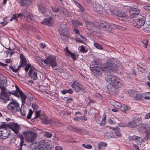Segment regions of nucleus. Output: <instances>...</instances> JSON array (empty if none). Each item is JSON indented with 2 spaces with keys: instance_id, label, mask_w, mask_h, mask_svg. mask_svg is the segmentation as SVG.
I'll return each mask as SVG.
<instances>
[{
  "instance_id": "48",
  "label": "nucleus",
  "mask_w": 150,
  "mask_h": 150,
  "mask_svg": "<svg viewBox=\"0 0 150 150\" xmlns=\"http://www.w3.org/2000/svg\"><path fill=\"white\" fill-rule=\"evenodd\" d=\"M68 53L71 56V57L73 59H76V56L73 53L71 52L70 51H69L68 49H67V51Z\"/></svg>"
},
{
  "instance_id": "2",
  "label": "nucleus",
  "mask_w": 150,
  "mask_h": 150,
  "mask_svg": "<svg viewBox=\"0 0 150 150\" xmlns=\"http://www.w3.org/2000/svg\"><path fill=\"white\" fill-rule=\"evenodd\" d=\"M15 86L16 88V91H13L11 92H8L7 90L4 91L3 92L1 91V94L0 95V99L3 100L4 103H6L7 101L10 100L9 96L10 94H13L18 98L20 97L22 105L25 103V100L27 98V96L16 85Z\"/></svg>"
},
{
  "instance_id": "56",
  "label": "nucleus",
  "mask_w": 150,
  "mask_h": 150,
  "mask_svg": "<svg viewBox=\"0 0 150 150\" xmlns=\"http://www.w3.org/2000/svg\"><path fill=\"white\" fill-rule=\"evenodd\" d=\"M44 135L47 137L50 138L52 136V134L49 132H46Z\"/></svg>"
},
{
  "instance_id": "37",
  "label": "nucleus",
  "mask_w": 150,
  "mask_h": 150,
  "mask_svg": "<svg viewBox=\"0 0 150 150\" xmlns=\"http://www.w3.org/2000/svg\"><path fill=\"white\" fill-rule=\"evenodd\" d=\"M61 92L63 94H65L67 93L72 94L73 92V90L71 88H70L68 90H64L62 91Z\"/></svg>"
},
{
  "instance_id": "30",
  "label": "nucleus",
  "mask_w": 150,
  "mask_h": 150,
  "mask_svg": "<svg viewBox=\"0 0 150 150\" xmlns=\"http://www.w3.org/2000/svg\"><path fill=\"white\" fill-rule=\"evenodd\" d=\"M134 97V99L137 101H140L142 100V98L143 97V94L137 92V95Z\"/></svg>"
},
{
  "instance_id": "32",
  "label": "nucleus",
  "mask_w": 150,
  "mask_h": 150,
  "mask_svg": "<svg viewBox=\"0 0 150 150\" xmlns=\"http://www.w3.org/2000/svg\"><path fill=\"white\" fill-rule=\"evenodd\" d=\"M31 2V0H21L20 1L21 5L23 6L26 4L30 3Z\"/></svg>"
},
{
  "instance_id": "11",
  "label": "nucleus",
  "mask_w": 150,
  "mask_h": 150,
  "mask_svg": "<svg viewBox=\"0 0 150 150\" xmlns=\"http://www.w3.org/2000/svg\"><path fill=\"white\" fill-rule=\"evenodd\" d=\"M30 12V10L28 8L23 10L24 16L26 18L27 21L28 22H31L35 20L33 16Z\"/></svg>"
},
{
  "instance_id": "25",
  "label": "nucleus",
  "mask_w": 150,
  "mask_h": 150,
  "mask_svg": "<svg viewBox=\"0 0 150 150\" xmlns=\"http://www.w3.org/2000/svg\"><path fill=\"white\" fill-rule=\"evenodd\" d=\"M39 10L43 13H47L49 12L47 11V9L46 8L43 4H41L39 6Z\"/></svg>"
},
{
  "instance_id": "16",
  "label": "nucleus",
  "mask_w": 150,
  "mask_h": 150,
  "mask_svg": "<svg viewBox=\"0 0 150 150\" xmlns=\"http://www.w3.org/2000/svg\"><path fill=\"white\" fill-rule=\"evenodd\" d=\"M71 87L77 92L80 91L84 90V87L82 86L76 81H74Z\"/></svg>"
},
{
  "instance_id": "58",
  "label": "nucleus",
  "mask_w": 150,
  "mask_h": 150,
  "mask_svg": "<svg viewBox=\"0 0 150 150\" xmlns=\"http://www.w3.org/2000/svg\"><path fill=\"white\" fill-rule=\"evenodd\" d=\"M79 120H81L83 121H85L87 119L83 116H81L79 117Z\"/></svg>"
},
{
  "instance_id": "41",
  "label": "nucleus",
  "mask_w": 150,
  "mask_h": 150,
  "mask_svg": "<svg viewBox=\"0 0 150 150\" xmlns=\"http://www.w3.org/2000/svg\"><path fill=\"white\" fill-rule=\"evenodd\" d=\"M77 6L79 8V11L81 12H83L84 11V8L83 6H82L78 2H75Z\"/></svg>"
},
{
  "instance_id": "23",
  "label": "nucleus",
  "mask_w": 150,
  "mask_h": 150,
  "mask_svg": "<svg viewBox=\"0 0 150 150\" xmlns=\"http://www.w3.org/2000/svg\"><path fill=\"white\" fill-rule=\"evenodd\" d=\"M93 8L94 10L99 13H101V11L102 10L103 7L100 4H93Z\"/></svg>"
},
{
  "instance_id": "62",
  "label": "nucleus",
  "mask_w": 150,
  "mask_h": 150,
  "mask_svg": "<svg viewBox=\"0 0 150 150\" xmlns=\"http://www.w3.org/2000/svg\"><path fill=\"white\" fill-rule=\"evenodd\" d=\"M150 138V133L146 134V137L144 138L145 140H149Z\"/></svg>"
},
{
  "instance_id": "3",
  "label": "nucleus",
  "mask_w": 150,
  "mask_h": 150,
  "mask_svg": "<svg viewBox=\"0 0 150 150\" xmlns=\"http://www.w3.org/2000/svg\"><path fill=\"white\" fill-rule=\"evenodd\" d=\"M99 62L97 60L93 61L90 66V69L94 75L100 76L102 74L103 65L100 66Z\"/></svg>"
},
{
  "instance_id": "13",
  "label": "nucleus",
  "mask_w": 150,
  "mask_h": 150,
  "mask_svg": "<svg viewBox=\"0 0 150 150\" xmlns=\"http://www.w3.org/2000/svg\"><path fill=\"white\" fill-rule=\"evenodd\" d=\"M8 127L10 128L18 136L20 135L19 133V130L20 129V127L18 124L13 122H11L8 125Z\"/></svg>"
},
{
  "instance_id": "61",
  "label": "nucleus",
  "mask_w": 150,
  "mask_h": 150,
  "mask_svg": "<svg viewBox=\"0 0 150 150\" xmlns=\"http://www.w3.org/2000/svg\"><path fill=\"white\" fill-rule=\"evenodd\" d=\"M145 119H148L150 118V112L146 114L144 116Z\"/></svg>"
},
{
  "instance_id": "7",
  "label": "nucleus",
  "mask_w": 150,
  "mask_h": 150,
  "mask_svg": "<svg viewBox=\"0 0 150 150\" xmlns=\"http://www.w3.org/2000/svg\"><path fill=\"white\" fill-rule=\"evenodd\" d=\"M117 70V66L115 64L107 62L103 65V71L106 72H111L112 71L116 72Z\"/></svg>"
},
{
  "instance_id": "45",
  "label": "nucleus",
  "mask_w": 150,
  "mask_h": 150,
  "mask_svg": "<svg viewBox=\"0 0 150 150\" xmlns=\"http://www.w3.org/2000/svg\"><path fill=\"white\" fill-rule=\"evenodd\" d=\"M135 141L137 144L140 145L142 142V140L141 137L137 136V138L136 139Z\"/></svg>"
},
{
  "instance_id": "59",
  "label": "nucleus",
  "mask_w": 150,
  "mask_h": 150,
  "mask_svg": "<svg viewBox=\"0 0 150 150\" xmlns=\"http://www.w3.org/2000/svg\"><path fill=\"white\" fill-rule=\"evenodd\" d=\"M80 51L83 53H86L87 52V51L86 50L85 48L83 47V46H81V48L80 49Z\"/></svg>"
},
{
  "instance_id": "53",
  "label": "nucleus",
  "mask_w": 150,
  "mask_h": 150,
  "mask_svg": "<svg viewBox=\"0 0 150 150\" xmlns=\"http://www.w3.org/2000/svg\"><path fill=\"white\" fill-rule=\"evenodd\" d=\"M40 110L36 111L35 113V117L34 118V119H36V118L40 116Z\"/></svg>"
},
{
  "instance_id": "26",
  "label": "nucleus",
  "mask_w": 150,
  "mask_h": 150,
  "mask_svg": "<svg viewBox=\"0 0 150 150\" xmlns=\"http://www.w3.org/2000/svg\"><path fill=\"white\" fill-rule=\"evenodd\" d=\"M58 12L60 13L65 15H67L69 14L68 11L64 7L60 6H59Z\"/></svg>"
},
{
  "instance_id": "36",
  "label": "nucleus",
  "mask_w": 150,
  "mask_h": 150,
  "mask_svg": "<svg viewBox=\"0 0 150 150\" xmlns=\"http://www.w3.org/2000/svg\"><path fill=\"white\" fill-rule=\"evenodd\" d=\"M121 110L123 112H126L130 110L128 106L125 105H123L121 107Z\"/></svg>"
},
{
  "instance_id": "54",
  "label": "nucleus",
  "mask_w": 150,
  "mask_h": 150,
  "mask_svg": "<svg viewBox=\"0 0 150 150\" xmlns=\"http://www.w3.org/2000/svg\"><path fill=\"white\" fill-rule=\"evenodd\" d=\"M94 46L96 48L99 49H102L103 48V47L100 45L98 43H95Z\"/></svg>"
},
{
  "instance_id": "12",
  "label": "nucleus",
  "mask_w": 150,
  "mask_h": 150,
  "mask_svg": "<svg viewBox=\"0 0 150 150\" xmlns=\"http://www.w3.org/2000/svg\"><path fill=\"white\" fill-rule=\"evenodd\" d=\"M65 26L61 25L59 26V32L60 35L63 40H65L69 37V35L67 34V32L65 30Z\"/></svg>"
},
{
  "instance_id": "39",
  "label": "nucleus",
  "mask_w": 150,
  "mask_h": 150,
  "mask_svg": "<svg viewBox=\"0 0 150 150\" xmlns=\"http://www.w3.org/2000/svg\"><path fill=\"white\" fill-rule=\"evenodd\" d=\"M42 122L45 124H48L51 122V120L50 119H48L46 117H44L42 119Z\"/></svg>"
},
{
  "instance_id": "15",
  "label": "nucleus",
  "mask_w": 150,
  "mask_h": 150,
  "mask_svg": "<svg viewBox=\"0 0 150 150\" xmlns=\"http://www.w3.org/2000/svg\"><path fill=\"white\" fill-rule=\"evenodd\" d=\"M85 24L86 25L87 28L89 30H93L96 27H98V23L97 22H90V21H85Z\"/></svg>"
},
{
  "instance_id": "6",
  "label": "nucleus",
  "mask_w": 150,
  "mask_h": 150,
  "mask_svg": "<svg viewBox=\"0 0 150 150\" xmlns=\"http://www.w3.org/2000/svg\"><path fill=\"white\" fill-rule=\"evenodd\" d=\"M40 60L41 61V64L44 66H45V64H50L53 68L57 65L55 57L53 56H50L45 60H42L41 59Z\"/></svg>"
},
{
  "instance_id": "31",
  "label": "nucleus",
  "mask_w": 150,
  "mask_h": 150,
  "mask_svg": "<svg viewBox=\"0 0 150 150\" xmlns=\"http://www.w3.org/2000/svg\"><path fill=\"white\" fill-rule=\"evenodd\" d=\"M20 59L21 63L20 67H21V66L23 65L26 64L27 63L26 60L22 54H21L20 55Z\"/></svg>"
},
{
  "instance_id": "20",
  "label": "nucleus",
  "mask_w": 150,
  "mask_h": 150,
  "mask_svg": "<svg viewBox=\"0 0 150 150\" xmlns=\"http://www.w3.org/2000/svg\"><path fill=\"white\" fill-rule=\"evenodd\" d=\"M109 128L112 129L115 132H112L113 133V137H121L122 135L121 133L120 132V129L119 128H118V127L114 128L112 127H110Z\"/></svg>"
},
{
  "instance_id": "1",
  "label": "nucleus",
  "mask_w": 150,
  "mask_h": 150,
  "mask_svg": "<svg viewBox=\"0 0 150 150\" xmlns=\"http://www.w3.org/2000/svg\"><path fill=\"white\" fill-rule=\"evenodd\" d=\"M105 79L109 83L107 86V92L111 95L116 94L118 92V89L123 85L122 80L119 78L110 74L106 76Z\"/></svg>"
},
{
  "instance_id": "47",
  "label": "nucleus",
  "mask_w": 150,
  "mask_h": 150,
  "mask_svg": "<svg viewBox=\"0 0 150 150\" xmlns=\"http://www.w3.org/2000/svg\"><path fill=\"white\" fill-rule=\"evenodd\" d=\"M82 146L86 149H90L92 148V146L91 144H82Z\"/></svg>"
},
{
  "instance_id": "29",
  "label": "nucleus",
  "mask_w": 150,
  "mask_h": 150,
  "mask_svg": "<svg viewBox=\"0 0 150 150\" xmlns=\"http://www.w3.org/2000/svg\"><path fill=\"white\" fill-rule=\"evenodd\" d=\"M74 131L77 132L80 134L85 133L86 132V130L83 129H81L78 127H75L74 128Z\"/></svg>"
},
{
  "instance_id": "22",
  "label": "nucleus",
  "mask_w": 150,
  "mask_h": 150,
  "mask_svg": "<svg viewBox=\"0 0 150 150\" xmlns=\"http://www.w3.org/2000/svg\"><path fill=\"white\" fill-rule=\"evenodd\" d=\"M28 74L34 80H35L37 78V71L35 69H31L29 71Z\"/></svg>"
},
{
  "instance_id": "42",
  "label": "nucleus",
  "mask_w": 150,
  "mask_h": 150,
  "mask_svg": "<svg viewBox=\"0 0 150 150\" xmlns=\"http://www.w3.org/2000/svg\"><path fill=\"white\" fill-rule=\"evenodd\" d=\"M77 6L79 8V11L81 12H83L84 11V8L83 6H82L78 2H75Z\"/></svg>"
},
{
  "instance_id": "28",
  "label": "nucleus",
  "mask_w": 150,
  "mask_h": 150,
  "mask_svg": "<svg viewBox=\"0 0 150 150\" xmlns=\"http://www.w3.org/2000/svg\"><path fill=\"white\" fill-rule=\"evenodd\" d=\"M71 22L74 27H77L79 25H82V23L81 22L76 20H71Z\"/></svg>"
},
{
  "instance_id": "64",
  "label": "nucleus",
  "mask_w": 150,
  "mask_h": 150,
  "mask_svg": "<svg viewBox=\"0 0 150 150\" xmlns=\"http://www.w3.org/2000/svg\"><path fill=\"white\" fill-rule=\"evenodd\" d=\"M146 10L150 11V6H145L143 7Z\"/></svg>"
},
{
  "instance_id": "63",
  "label": "nucleus",
  "mask_w": 150,
  "mask_h": 150,
  "mask_svg": "<svg viewBox=\"0 0 150 150\" xmlns=\"http://www.w3.org/2000/svg\"><path fill=\"white\" fill-rule=\"evenodd\" d=\"M23 13H19L17 15V18H21L23 16H24L23 15Z\"/></svg>"
},
{
  "instance_id": "50",
  "label": "nucleus",
  "mask_w": 150,
  "mask_h": 150,
  "mask_svg": "<svg viewBox=\"0 0 150 150\" xmlns=\"http://www.w3.org/2000/svg\"><path fill=\"white\" fill-rule=\"evenodd\" d=\"M52 8L53 12L54 13H57L59 11V6L56 7L55 6L54 7H52Z\"/></svg>"
},
{
  "instance_id": "49",
  "label": "nucleus",
  "mask_w": 150,
  "mask_h": 150,
  "mask_svg": "<svg viewBox=\"0 0 150 150\" xmlns=\"http://www.w3.org/2000/svg\"><path fill=\"white\" fill-rule=\"evenodd\" d=\"M137 138V136L135 135L132 136H130L129 137V140L132 141L135 140Z\"/></svg>"
},
{
  "instance_id": "35",
  "label": "nucleus",
  "mask_w": 150,
  "mask_h": 150,
  "mask_svg": "<svg viewBox=\"0 0 150 150\" xmlns=\"http://www.w3.org/2000/svg\"><path fill=\"white\" fill-rule=\"evenodd\" d=\"M107 144L106 143L104 142H100L98 144V149L99 150H100L102 148V147H105L107 146Z\"/></svg>"
},
{
  "instance_id": "51",
  "label": "nucleus",
  "mask_w": 150,
  "mask_h": 150,
  "mask_svg": "<svg viewBox=\"0 0 150 150\" xmlns=\"http://www.w3.org/2000/svg\"><path fill=\"white\" fill-rule=\"evenodd\" d=\"M138 126L141 128L145 129L147 125L145 124H144L143 123H141L138 124Z\"/></svg>"
},
{
  "instance_id": "33",
  "label": "nucleus",
  "mask_w": 150,
  "mask_h": 150,
  "mask_svg": "<svg viewBox=\"0 0 150 150\" xmlns=\"http://www.w3.org/2000/svg\"><path fill=\"white\" fill-rule=\"evenodd\" d=\"M98 26H100V28H103V30H105L106 29L107 27V25H108L105 23H98Z\"/></svg>"
},
{
  "instance_id": "4",
  "label": "nucleus",
  "mask_w": 150,
  "mask_h": 150,
  "mask_svg": "<svg viewBox=\"0 0 150 150\" xmlns=\"http://www.w3.org/2000/svg\"><path fill=\"white\" fill-rule=\"evenodd\" d=\"M0 138L1 139H6L10 134L9 127L4 122L0 125Z\"/></svg>"
},
{
  "instance_id": "43",
  "label": "nucleus",
  "mask_w": 150,
  "mask_h": 150,
  "mask_svg": "<svg viewBox=\"0 0 150 150\" xmlns=\"http://www.w3.org/2000/svg\"><path fill=\"white\" fill-rule=\"evenodd\" d=\"M21 142L20 143V148L18 149V150H21L22 147L23 145L24 139L22 136L21 135L20 137Z\"/></svg>"
},
{
  "instance_id": "44",
  "label": "nucleus",
  "mask_w": 150,
  "mask_h": 150,
  "mask_svg": "<svg viewBox=\"0 0 150 150\" xmlns=\"http://www.w3.org/2000/svg\"><path fill=\"white\" fill-rule=\"evenodd\" d=\"M106 29L105 30L108 31L111 33H112L114 31V29L108 25Z\"/></svg>"
},
{
  "instance_id": "52",
  "label": "nucleus",
  "mask_w": 150,
  "mask_h": 150,
  "mask_svg": "<svg viewBox=\"0 0 150 150\" xmlns=\"http://www.w3.org/2000/svg\"><path fill=\"white\" fill-rule=\"evenodd\" d=\"M142 43L144 44V46L145 48H146L148 43V40H144L142 41Z\"/></svg>"
},
{
  "instance_id": "10",
  "label": "nucleus",
  "mask_w": 150,
  "mask_h": 150,
  "mask_svg": "<svg viewBox=\"0 0 150 150\" xmlns=\"http://www.w3.org/2000/svg\"><path fill=\"white\" fill-rule=\"evenodd\" d=\"M111 13L113 16H117L120 17L122 18H124L123 20H125V18H126L127 16L126 14L123 11L118 10L117 8H115L113 10H110Z\"/></svg>"
},
{
  "instance_id": "60",
  "label": "nucleus",
  "mask_w": 150,
  "mask_h": 150,
  "mask_svg": "<svg viewBox=\"0 0 150 150\" xmlns=\"http://www.w3.org/2000/svg\"><path fill=\"white\" fill-rule=\"evenodd\" d=\"M10 68L12 69V70L14 72H17L18 70V69H15L13 68V67L12 66H9Z\"/></svg>"
},
{
  "instance_id": "34",
  "label": "nucleus",
  "mask_w": 150,
  "mask_h": 150,
  "mask_svg": "<svg viewBox=\"0 0 150 150\" xmlns=\"http://www.w3.org/2000/svg\"><path fill=\"white\" fill-rule=\"evenodd\" d=\"M129 95L134 98V97L137 95V91H136L134 90H129L128 92Z\"/></svg>"
},
{
  "instance_id": "8",
  "label": "nucleus",
  "mask_w": 150,
  "mask_h": 150,
  "mask_svg": "<svg viewBox=\"0 0 150 150\" xmlns=\"http://www.w3.org/2000/svg\"><path fill=\"white\" fill-rule=\"evenodd\" d=\"M146 21L145 16L139 15L133 22V25L136 28H140L144 25Z\"/></svg>"
},
{
  "instance_id": "18",
  "label": "nucleus",
  "mask_w": 150,
  "mask_h": 150,
  "mask_svg": "<svg viewBox=\"0 0 150 150\" xmlns=\"http://www.w3.org/2000/svg\"><path fill=\"white\" fill-rule=\"evenodd\" d=\"M42 24H45L48 26L52 25L53 23V18L50 17L49 18H45L41 22Z\"/></svg>"
},
{
  "instance_id": "57",
  "label": "nucleus",
  "mask_w": 150,
  "mask_h": 150,
  "mask_svg": "<svg viewBox=\"0 0 150 150\" xmlns=\"http://www.w3.org/2000/svg\"><path fill=\"white\" fill-rule=\"evenodd\" d=\"M105 120L106 117H105V116L101 122L100 125L101 126H103L105 124Z\"/></svg>"
},
{
  "instance_id": "24",
  "label": "nucleus",
  "mask_w": 150,
  "mask_h": 150,
  "mask_svg": "<svg viewBox=\"0 0 150 150\" xmlns=\"http://www.w3.org/2000/svg\"><path fill=\"white\" fill-rule=\"evenodd\" d=\"M38 148L39 150H46L48 149V146L44 142H40L39 143Z\"/></svg>"
},
{
  "instance_id": "21",
  "label": "nucleus",
  "mask_w": 150,
  "mask_h": 150,
  "mask_svg": "<svg viewBox=\"0 0 150 150\" xmlns=\"http://www.w3.org/2000/svg\"><path fill=\"white\" fill-rule=\"evenodd\" d=\"M141 120V118H133L132 121L128 123L127 125L128 127H130L134 128L136 127L137 125L136 124V122L138 120Z\"/></svg>"
},
{
  "instance_id": "27",
  "label": "nucleus",
  "mask_w": 150,
  "mask_h": 150,
  "mask_svg": "<svg viewBox=\"0 0 150 150\" xmlns=\"http://www.w3.org/2000/svg\"><path fill=\"white\" fill-rule=\"evenodd\" d=\"M143 29L145 32H150V23L146 22L143 27Z\"/></svg>"
},
{
  "instance_id": "14",
  "label": "nucleus",
  "mask_w": 150,
  "mask_h": 150,
  "mask_svg": "<svg viewBox=\"0 0 150 150\" xmlns=\"http://www.w3.org/2000/svg\"><path fill=\"white\" fill-rule=\"evenodd\" d=\"M140 12V10L137 8L132 7L129 9L130 15L132 18L136 17L137 16V17H138Z\"/></svg>"
},
{
  "instance_id": "38",
  "label": "nucleus",
  "mask_w": 150,
  "mask_h": 150,
  "mask_svg": "<svg viewBox=\"0 0 150 150\" xmlns=\"http://www.w3.org/2000/svg\"><path fill=\"white\" fill-rule=\"evenodd\" d=\"M113 133L112 132H107L105 133L104 136L107 139L113 137Z\"/></svg>"
},
{
  "instance_id": "9",
  "label": "nucleus",
  "mask_w": 150,
  "mask_h": 150,
  "mask_svg": "<svg viewBox=\"0 0 150 150\" xmlns=\"http://www.w3.org/2000/svg\"><path fill=\"white\" fill-rule=\"evenodd\" d=\"M7 108L8 110L13 113L19 111L20 110L18 103L14 100H12L7 105Z\"/></svg>"
},
{
  "instance_id": "40",
  "label": "nucleus",
  "mask_w": 150,
  "mask_h": 150,
  "mask_svg": "<svg viewBox=\"0 0 150 150\" xmlns=\"http://www.w3.org/2000/svg\"><path fill=\"white\" fill-rule=\"evenodd\" d=\"M113 105L116 108H120L122 106L121 104L117 102H113Z\"/></svg>"
},
{
  "instance_id": "17",
  "label": "nucleus",
  "mask_w": 150,
  "mask_h": 150,
  "mask_svg": "<svg viewBox=\"0 0 150 150\" xmlns=\"http://www.w3.org/2000/svg\"><path fill=\"white\" fill-rule=\"evenodd\" d=\"M7 80L5 77L2 76L0 78V88L1 91L7 90L5 88Z\"/></svg>"
},
{
  "instance_id": "5",
  "label": "nucleus",
  "mask_w": 150,
  "mask_h": 150,
  "mask_svg": "<svg viewBox=\"0 0 150 150\" xmlns=\"http://www.w3.org/2000/svg\"><path fill=\"white\" fill-rule=\"evenodd\" d=\"M23 134L25 137L26 142L30 143L33 142L36 139L37 133L34 131H25L23 132Z\"/></svg>"
},
{
  "instance_id": "46",
  "label": "nucleus",
  "mask_w": 150,
  "mask_h": 150,
  "mask_svg": "<svg viewBox=\"0 0 150 150\" xmlns=\"http://www.w3.org/2000/svg\"><path fill=\"white\" fill-rule=\"evenodd\" d=\"M33 114V111L31 109H30L29 110L27 116V118L29 119H30L31 116Z\"/></svg>"
},
{
  "instance_id": "55",
  "label": "nucleus",
  "mask_w": 150,
  "mask_h": 150,
  "mask_svg": "<svg viewBox=\"0 0 150 150\" xmlns=\"http://www.w3.org/2000/svg\"><path fill=\"white\" fill-rule=\"evenodd\" d=\"M32 107L34 110H36L38 108L39 106L35 103H32L31 104Z\"/></svg>"
},
{
  "instance_id": "19",
  "label": "nucleus",
  "mask_w": 150,
  "mask_h": 150,
  "mask_svg": "<svg viewBox=\"0 0 150 150\" xmlns=\"http://www.w3.org/2000/svg\"><path fill=\"white\" fill-rule=\"evenodd\" d=\"M137 68L139 71L142 73H145L147 71V68L142 63H139L138 64Z\"/></svg>"
}]
</instances>
